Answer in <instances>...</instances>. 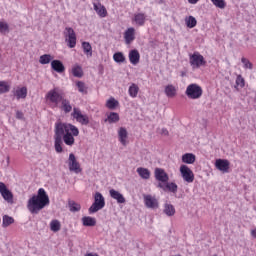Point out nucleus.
<instances>
[{
	"label": "nucleus",
	"mask_w": 256,
	"mask_h": 256,
	"mask_svg": "<svg viewBox=\"0 0 256 256\" xmlns=\"http://www.w3.org/2000/svg\"><path fill=\"white\" fill-rule=\"evenodd\" d=\"M72 117L76 119V121L80 123V125H89V116L81 113V110L79 108H73Z\"/></svg>",
	"instance_id": "9"
},
{
	"label": "nucleus",
	"mask_w": 256,
	"mask_h": 256,
	"mask_svg": "<svg viewBox=\"0 0 256 256\" xmlns=\"http://www.w3.org/2000/svg\"><path fill=\"white\" fill-rule=\"evenodd\" d=\"M0 33L2 35L9 33V24H7V22L0 21Z\"/></svg>",
	"instance_id": "44"
},
{
	"label": "nucleus",
	"mask_w": 256,
	"mask_h": 256,
	"mask_svg": "<svg viewBox=\"0 0 256 256\" xmlns=\"http://www.w3.org/2000/svg\"><path fill=\"white\" fill-rule=\"evenodd\" d=\"M164 93L170 98L175 97V95H177V88H175V86H173L172 84H169L165 87Z\"/></svg>",
	"instance_id": "25"
},
{
	"label": "nucleus",
	"mask_w": 256,
	"mask_h": 256,
	"mask_svg": "<svg viewBox=\"0 0 256 256\" xmlns=\"http://www.w3.org/2000/svg\"><path fill=\"white\" fill-rule=\"evenodd\" d=\"M199 0H188V3L195 5Z\"/></svg>",
	"instance_id": "50"
},
{
	"label": "nucleus",
	"mask_w": 256,
	"mask_h": 256,
	"mask_svg": "<svg viewBox=\"0 0 256 256\" xmlns=\"http://www.w3.org/2000/svg\"><path fill=\"white\" fill-rule=\"evenodd\" d=\"M49 195L45 189L40 188L37 195H33L27 203V209L32 215H38L39 211L45 209L49 205Z\"/></svg>",
	"instance_id": "2"
},
{
	"label": "nucleus",
	"mask_w": 256,
	"mask_h": 256,
	"mask_svg": "<svg viewBox=\"0 0 256 256\" xmlns=\"http://www.w3.org/2000/svg\"><path fill=\"white\" fill-rule=\"evenodd\" d=\"M180 173L182 175V179H184L186 183H193V181H195V174H193V171L189 169V166L182 165L180 167Z\"/></svg>",
	"instance_id": "10"
},
{
	"label": "nucleus",
	"mask_w": 256,
	"mask_h": 256,
	"mask_svg": "<svg viewBox=\"0 0 256 256\" xmlns=\"http://www.w3.org/2000/svg\"><path fill=\"white\" fill-rule=\"evenodd\" d=\"M61 109L64 113H71V111H73V106H71V102L68 99L64 98L61 101Z\"/></svg>",
	"instance_id": "24"
},
{
	"label": "nucleus",
	"mask_w": 256,
	"mask_h": 256,
	"mask_svg": "<svg viewBox=\"0 0 256 256\" xmlns=\"http://www.w3.org/2000/svg\"><path fill=\"white\" fill-rule=\"evenodd\" d=\"M106 107L111 110L117 109L119 107V101L115 100V98H110L106 102Z\"/></svg>",
	"instance_id": "37"
},
{
	"label": "nucleus",
	"mask_w": 256,
	"mask_h": 256,
	"mask_svg": "<svg viewBox=\"0 0 256 256\" xmlns=\"http://www.w3.org/2000/svg\"><path fill=\"white\" fill-rule=\"evenodd\" d=\"M113 59L116 63H125V55H123V52H116L113 55Z\"/></svg>",
	"instance_id": "42"
},
{
	"label": "nucleus",
	"mask_w": 256,
	"mask_h": 256,
	"mask_svg": "<svg viewBox=\"0 0 256 256\" xmlns=\"http://www.w3.org/2000/svg\"><path fill=\"white\" fill-rule=\"evenodd\" d=\"M105 207V197L101 192H96L94 196V203L89 208V213H97V211H101Z\"/></svg>",
	"instance_id": "4"
},
{
	"label": "nucleus",
	"mask_w": 256,
	"mask_h": 256,
	"mask_svg": "<svg viewBox=\"0 0 256 256\" xmlns=\"http://www.w3.org/2000/svg\"><path fill=\"white\" fill-rule=\"evenodd\" d=\"M46 98L50 100V103H55V105H59L65 98L63 97V92L57 87L54 89L50 90Z\"/></svg>",
	"instance_id": "7"
},
{
	"label": "nucleus",
	"mask_w": 256,
	"mask_h": 256,
	"mask_svg": "<svg viewBox=\"0 0 256 256\" xmlns=\"http://www.w3.org/2000/svg\"><path fill=\"white\" fill-rule=\"evenodd\" d=\"M0 194L2 195L4 201L13 204V192L7 189V186L3 182H0Z\"/></svg>",
	"instance_id": "12"
},
{
	"label": "nucleus",
	"mask_w": 256,
	"mask_h": 256,
	"mask_svg": "<svg viewBox=\"0 0 256 256\" xmlns=\"http://www.w3.org/2000/svg\"><path fill=\"white\" fill-rule=\"evenodd\" d=\"M109 195L112 199H114L115 201H117V203L119 204H123L126 203V199L125 196H123V194H121V192L115 190V189H110L109 190Z\"/></svg>",
	"instance_id": "16"
},
{
	"label": "nucleus",
	"mask_w": 256,
	"mask_h": 256,
	"mask_svg": "<svg viewBox=\"0 0 256 256\" xmlns=\"http://www.w3.org/2000/svg\"><path fill=\"white\" fill-rule=\"evenodd\" d=\"M214 7L218 9H225L227 7V2L225 0H210Z\"/></svg>",
	"instance_id": "41"
},
{
	"label": "nucleus",
	"mask_w": 256,
	"mask_h": 256,
	"mask_svg": "<svg viewBox=\"0 0 256 256\" xmlns=\"http://www.w3.org/2000/svg\"><path fill=\"white\" fill-rule=\"evenodd\" d=\"M82 49L84 53L87 55V57H93V47H91V43L83 42Z\"/></svg>",
	"instance_id": "33"
},
{
	"label": "nucleus",
	"mask_w": 256,
	"mask_h": 256,
	"mask_svg": "<svg viewBox=\"0 0 256 256\" xmlns=\"http://www.w3.org/2000/svg\"><path fill=\"white\" fill-rule=\"evenodd\" d=\"M161 134L162 135H165L166 137L169 135V131L166 129V128H163L162 130H161Z\"/></svg>",
	"instance_id": "48"
},
{
	"label": "nucleus",
	"mask_w": 256,
	"mask_h": 256,
	"mask_svg": "<svg viewBox=\"0 0 256 256\" xmlns=\"http://www.w3.org/2000/svg\"><path fill=\"white\" fill-rule=\"evenodd\" d=\"M72 75L73 77H77L78 79H81V77H83V68L80 65L75 64L72 67Z\"/></svg>",
	"instance_id": "27"
},
{
	"label": "nucleus",
	"mask_w": 256,
	"mask_h": 256,
	"mask_svg": "<svg viewBox=\"0 0 256 256\" xmlns=\"http://www.w3.org/2000/svg\"><path fill=\"white\" fill-rule=\"evenodd\" d=\"M63 33L68 47L70 49L75 48V45H77V34H75V30L71 27H66Z\"/></svg>",
	"instance_id": "5"
},
{
	"label": "nucleus",
	"mask_w": 256,
	"mask_h": 256,
	"mask_svg": "<svg viewBox=\"0 0 256 256\" xmlns=\"http://www.w3.org/2000/svg\"><path fill=\"white\" fill-rule=\"evenodd\" d=\"M230 165L231 163L227 159H217L215 162L216 169L222 173H229Z\"/></svg>",
	"instance_id": "14"
},
{
	"label": "nucleus",
	"mask_w": 256,
	"mask_h": 256,
	"mask_svg": "<svg viewBox=\"0 0 256 256\" xmlns=\"http://www.w3.org/2000/svg\"><path fill=\"white\" fill-rule=\"evenodd\" d=\"M68 167L69 171L79 174L83 170L81 169V164L77 161V158L75 157V154L70 153L68 158Z\"/></svg>",
	"instance_id": "8"
},
{
	"label": "nucleus",
	"mask_w": 256,
	"mask_h": 256,
	"mask_svg": "<svg viewBox=\"0 0 256 256\" xmlns=\"http://www.w3.org/2000/svg\"><path fill=\"white\" fill-rule=\"evenodd\" d=\"M139 59H141V55L138 50H131L129 52V61L132 65H137L139 63Z\"/></svg>",
	"instance_id": "21"
},
{
	"label": "nucleus",
	"mask_w": 256,
	"mask_h": 256,
	"mask_svg": "<svg viewBox=\"0 0 256 256\" xmlns=\"http://www.w3.org/2000/svg\"><path fill=\"white\" fill-rule=\"evenodd\" d=\"M93 6H94V11H96L99 17H102V18L107 17V8H105L103 4L98 2V3H93Z\"/></svg>",
	"instance_id": "19"
},
{
	"label": "nucleus",
	"mask_w": 256,
	"mask_h": 256,
	"mask_svg": "<svg viewBox=\"0 0 256 256\" xmlns=\"http://www.w3.org/2000/svg\"><path fill=\"white\" fill-rule=\"evenodd\" d=\"M190 65L193 67V69H199V67H202L203 65H207V61H205V57L201 55L199 52H194L193 54H190Z\"/></svg>",
	"instance_id": "6"
},
{
	"label": "nucleus",
	"mask_w": 256,
	"mask_h": 256,
	"mask_svg": "<svg viewBox=\"0 0 256 256\" xmlns=\"http://www.w3.org/2000/svg\"><path fill=\"white\" fill-rule=\"evenodd\" d=\"M51 67L53 71H56V73H65V65H63L61 60H52Z\"/></svg>",
	"instance_id": "18"
},
{
	"label": "nucleus",
	"mask_w": 256,
	"mask_h": 256,
	"mask_svg": "<svg viewBox=\"0 0 256 256\" xmlns=\"http://www.w3.org/2000/svg\"><path fill=\"white\" fill-rule=\"evenodd\" d=\"M81 221L84 227H95L97 225V220L91 216H84Z\"/></svg>",
	"instance_id": "22"
},
{
	"label": "nucleus",
	"mask_w": 256,
	"mask_h": 256,
	"mask_svg": "<svg viewBox=\"0 0 256 256\" xmlns=\"http://www.w3.org/2000/svg\"><path fill=\"white\" fill-rule=\"evenodd\" d=\"M144 203L147 209H159V201L152 195H144Z\"/></svg>",
	"instance_id": "13"
},
{
	"label": "nucleus",
	"mask_w": 256,
	"mask_h": 256,
	"mask_svg": "<svg viewBox=\"0 0 256 256\" xmlns=\"http://www.w3.org/2000/svg\"><path fill=\"white\" fill-rule=\"evenodd\" d=\"M241 63H243L244 69H250V70L253 69V63H251V61H249V59L242 57Z\"/></svg>",
	"instance_id": "45"
},
{
	"label": "nucleus",
	"mask_w": 256,
	"mask_h": 256,
	"mask_svg": "<svg viewBox=\"0 0 256 256\" xmlns=\"http://www.w3.org/2000/svg\"><path fill=\"white\" fill-rule=\"evenodd\" d=\"M11 87L7 84L5 81H0V95H3V93H9V90Z\"/></svg>",
	"instance_id": "43"
},
{
	"label": "nucleus",
	"mask_w": 256,
	"mask_h": 256,
	"mask_svg": "<svg viewBox=\"0 0 256 256\" xmlns=\"http://www.w3.org/2000/svg\"><path fill=\"white\" fill-rule=\"evenodd\" d=\"M124 39L126 45H131L135 41V28L130 27L124 33Z\"/></svg>",
	"instance_id": "17"
},
{
	"label": "nucleus",
	"mask_w": 256,
	"mask_h": 256,
	"mask_svg": "<svg viewBox=\"0 0 256 256\" xmlns=\"http://www.w3.org/2000/svg\"><path fill=\"white\" fill-rule=\"evenodd\" d=\"M163 213H165L167 217H173V215H175V206H173V204L166 203L164 205Z\"/></svg>",
	"instance_id": "28"
},
{
	"label": "nucleus",
	"mask_w": 256,
	"mask_h": 256,
	"mask_svg": "<svg viewBox=\"0 0 256 256\" xmlns=\"http://www.w3.org/2000/svg\"><path fill=\"white\" fill-rule=\"evenodd\" d=\"M185 23H186V26L188 27V29H193V28L197 27V19L193 16H187L185 18Z\"/></svg>",
	"instance_id": "32"
},
{
	"label": "nucleus",
	"mask_w": 256,
	"mask_h": 256,
	"mask_svg": "<svg viewBox=\"0 0 256 256\" xmlns=\"http://www.w3.org/2000/svg\"><path fill=\"white\" fill-rule=\"evenodd\" d=\"M79 136V128L73 124L58 122L54 130V149L56 153H63V141L68 147L75 145V137Z\"/></svg>",
	"instance_id": "1"
},
{
	"label": "nucleus",
	"mask_w": 256,
	"mask_h": 256,
	"mask_svg": "<svg viewBox=\"0 0 256 256\" xmlns=\"http://www.w3.org/2000/svg\"><path fill=\"white\" fill-rule=\"evenodd\" d=\"M76 87L78 88L79 93H82L83 95H87V85H85V82L83 81H77Z\"/></svg>",
	"instance_id": "39"
},
{
	"label": "nucleus",
	"mask_w": 256,
	"mask_h": 256,
	"mask_svg": "<svg viewBox=\"0 0 256 256\" xmlns=\"http://www.w3.org/2000/svg\"><path fill=\"white\" fill-rule=\"evenodd\" d=\"M154 177L156 181H159V183H162V185L169 183V174H167L163 168H155Z\"/></svg>",
	"instance_id": "11"
},
{
	"label": "nucleus",
	"mask_w": 256,
	"mask_h": 256,
	"mask_svg": "<svg viewBox=\"0 0 256 256\" xmlns=\"http://www.w3.org/2000/svg\"><path fill=\"white\" fill-rule=\"evenodd\" d=\"M68 207H69V211H71V213H78V211H81V204H79L73 200L68 201Z\"/></svg>",
	"instance_id": "26"
},
{
	"label": "nucleus",
	"mask_w": 256,
	"mask_h": 256,
	"mask_svg": "<svg viewBox=\"0 0 256 256\" xmlns=\"http://www.w3.org/2000/svg\"><path fill=\"white\" fill-rule=\"evenodd\" d=\"M137 173L142 179H150L151 172L147 168L139 167L137 168Z\"/></svg>",
	"instance_id": "30"
},
{
	"label": "nucleus",
	"mask_w": 256,
	"mask_h": 256,
	"mask_svg": "<svg viewBox=\"0 0 256 256\" xmlns=\"http://www.w3.org/2000/svg\"><path fill=\"white\" fill-rule=\"evenodd\" d=\"M105 123H117L119 122V114L116 112H110V114L107 116V118L104 120Z\"/></svg>",
	"instance_id": "34"
},
{
	"label": "nucleus",
	"mask_w": 256,
	"mask_h": 256,
	"mask_svg": "<svg viewBox=\"0 0 256 256\" xmlns=\"http://www.w3.org/2000/svg\"><path fill=\"white\" fill-rule=\"evenodd\" d=\"M195 154L193 153H186L182 155V163H186L187 165H193L195 163Z\"/></svg>",
	"instance_id": "23"
},
{
	"label": "nucleus",
	"mask_w": 256,
	"mask_h": 256,
	"mask_svg": "<svg viewBox=\"0 0 256 256\" xmlns=\"http://www.w3.org/2000/svg\"><path fill=\"white\" fill-rule=\"evenodd\" d=\"M185 95L188 99H201V96L203 95V88L198 84H190L186 88Z\"/></svg>",
	"instance_id": "3"
},
{
	"label": "nucleus",
	"mask_w": 256,
	"mask_h": 256,
	"mask_svg": "<svg viewBox=\"0 0 256 256\" xmlns=\"http://www.w3.org/2000/svg\"><path fill=\"white\" fill-rule=\"evenodd\" d=\"M145 14L144 13H138L134 15V21L136 25H139L140 27H143L145 25Z\"/></svg>",
	"instance_id": "31"
},
{
	"label": "nucleus",
	"mask_w": 256,
	"mask_h": 256,
	"mask_svg": "<svg viewBox=\"0 0 256 256\" xmlns=\"http://www.w3.org/2000/svg\"><path fill=\"white\" fill-rule=\"evenodd\" d=\"M158 189H163V191H170L171 193H177L178 186L175 184V182H167L165 184L158 183L157 185Z\"/></svg>",
	"instance_id": "15"
},
{
	"label": "nucleus",
	"mask_w": 256,
	"mask_h": 256,
	"mask_svg": "<svg viewBox=\"0 0 256 256\" xmlns=\"http://www.w3.org/2000/svg\"><path fill=\"white\" fill-rule=\"evenodd\" d=\"M251 236L256 239V228L251 230Z\"/></svg>",
	"instance_id": "49"
},
{
	"label": "nucleus",
	"mask_w": 256,
	"mask_h": 256,
	"mask_svg": "<svg viewBox=\"0 0 256 256\" xmlns=\"http://www.w3.org/2000/svg\"><path fill=\"white\" fill-rule=\"evenodd\" d=\"M128 93L130 95V97H137V95L139 94V86H137V84H132L129 87Z\"/></svg>",
	"instance_id": "40"
},
{
	"label": "nucleus",
	"mask_w": 256,
	"mask_h": 256,
	"mask_svg": "<svg viewBox=\"0 0 256 256\" xmlns=\"http://www.w3.org/2000/svg\"><path fill=\"white\" fill-rule=\"evenodd\" d=\"M15 223V219L9 215H4L2 220V227L6 228L9 225H13Z\"/></svg>",
	"instance_id": "36"
},
{
	"label": "nucleus",
	"mask_w": 256,
	"mask_h": 256,
	"mask_svg": "<svg viewBox=\"0 0 256 256\" xmlns=\"http://www.w3.org/2000/svg\"><path fill=\"white\" fill-rule=\"evenodd\" d=\"M50 229L54 233H57V231H61V222H59V220H52L50 222Z\"/></svg>",
	"instance_id": "38"
},
{
	"label": "nucleus",
	"mask_w": 256,
	"mask_h": 256,
	"mask_svg": "<svg viewBox=\"0 0 256 256\" xmlns=\"http://www.w3.org/2000/svg\"><path fill=\"white\" fill-rule=\"evenodd\" d=\"M16 118H17V119H23V112L17 111V112H16Z\"/></svg>",
	"instance_id": "47"
},
{
	"label": "nucleus",
	"mask_w": 256,
	"mask_h": 256,
	"mask_svg": "<svg viewBox=\"0 0 256 256\" xmlns=\"http://www.w3.org/2000/svg\"><path fill=\"white\" fill-rule=\"evenodd\" d=\"M128 132L127 129L124 127H120L118 130V137H119V141L122 145H127V137H128Z\"/></svg>",
	"instance_id": "20"
},
{
	"label": "nucleus",
	"mask_w": 256,
	"mask_h": 256,
	"mask_svg": "<svg viewBox=\"0 0 256 256\" xmlns=\"http://www.w3.org/2000/svg\"><path fill=\"white\" fill-rule=\"evenodd\" d=\"M236 85H239V87H245V79L243 76L238 75L236 78Z\"/></svg>",
	"instance_id": "46"
},
{
	"label": "nucleus",
	"mask_w": 256,
	"mask_h": 256,
	"mask_svg": "<svg viewBox=\"0 0 256 256\" xmlns=\"http://www.w3.org/2000/svg\"><path fill=\"white\" fill-rule=\"evenodd\" d=\"M51 61H53V56H51V54H44L40 56V59H39V63L41 65H49Z\"/></svg>",
	"instance_id": "35"
},
{
	"label": "nucleus",
	"mask_w": 256,
	"mask_h": 256,
	"mask_svg": "<svg viewBox=\"0 0 256 256\" xmlns=\"http://www.w3.org/2000/svg\"><path fill=\"white\" fill-rule=\"evenodd\" d=\"M16 99H27V87L19 88L15 91Z\"/></svg>",
	"instance_id": "29"
}]
</instances>
